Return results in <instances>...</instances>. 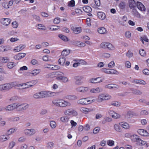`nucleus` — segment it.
I'll use <instances>...</instances> for the list:
<instances>
[{
	"instance_id": "f257e3e1",
	"label": "nucleus",
	"mask_w": 149,
	"mask_h": 149,
	"mask_svg": "<svg viewBox=\"0 0 149 149\" xmlns=\"http://www.w3.org/2000/svg\"><path fill=\"white\" fill-rule=\"evenodd\" d=\"M53 106L60 107H65L71 105V103L66 100L61 98H58L53 100L52 102Z\"/></svg>"
},
{
	"instance_id": "f03ea898",
	"label": "nucleus",
	"mask_w": 149,
	"mask_h": 149,
	"mask_svg": "<svg viewBox=\"0 0 149 149\" xmlns=\"http://www.w3.org/2000/svg\"><path fill=\"white\" fill-rule=\"evenodd\" d=\"M15 86L16 83L14 82L0 84V91H8Z\"/></svg>"
},
{
	"instance_id": "7ed1b4c3",
	"label": "nucleus",
	"mask_w": 149,
	"mask_h": 149,
	"mask_svg": "<svg viewBox=\"0 0 149 149\" xmlns=\"http://www.w3.org/2000/svg\"><path fill=\"white\" fill-rule=\"evenodd\" d=\"M95 101L92 97L81 99L77 102L78 104H91Z\"/></svg>"
},
{
	"instance_id": "20e7f679",
	"label": "nucleus",
	"mask_w": 149,
	"mask_h": 149,
	"mask_svg": "<svg viewBox=\"0 0 149 149\" xmlns=\"http://www.w3.org/2000/svg\"><path fill=\"white\" fill-rule=\"evenodd\" d=\"M75 90L77 92L85 93H87L89 91L90 88L88 86H81L76 88Z\"/></svg>"
},
{
	"instance_id": "39448f33",
	"label": "nucleus",
	"mask_w": 149,
	"mask_h": 149,
	"mask_svg": "<svg viewBox=\"0 0 149 149\" xmlns=\"http://www.w3.org/2000/svg\"><path fill=\"white\" fill-rule=\"evenodd\" d=\"M40 92L41 98L54 96L55 92L51 91H42Z\"/></svg>"
},
{
	"instance_id": "423d86ee",
	"label": "nucleus",
	"mask_w": 149,
	"mask_h": 149,
	"mask_svg": "<svg viewBox=\"0 0 149 149\" xmlns=\"http://www.w3.org/2000/svg\"><path fill=\"white\" fill-rule=\"evenodd\" d=\"M36 130L34 128L26 129L24 130V134L26 136H31L35 134Z\"/></svg>"
},
{
	"instance_id": "0eeeda50",
	"label": "nucleus",
	"mask_w": 149,
	"mask_h": 149,
	"mask_svg": "<svg viewBox=\"0 0 149 149\" xmlns=\"http://www.w3.org/2000/svg\"><path fill=\"white\" fill-rule=\"evenodd\" d=\"M29 107V105L27 103H18V111L26 110Z\"/></svg>"
},
{
	"instance_id": "6e6552de",
	"label": "nucleus",
	"mask_w": 149,
	"mask_h": 149,
	"mask_svg": "<svg viewBox=\"0 0 149 149\" xmlns=\"http://www.w3.org/2000/svg\"><path fill=\"white\" fill-rule=\"evenodd\" d=\"M104 78L97 77L96 78H92L89 80L90 83L92 84H97L102 82L104 80Z\"/></svg>"
},
{
	"instance_id": "1a4fd4ad",
	"label": "nucleus",
	"mask_w": 149,
	"mask_h": 149,
	"mask_svg": "<svg viewBox=\"0 0 149 149\" xmlns=\"http://www.w3.org/2000/svg\"><path fill=\"white\" fill-rule=\"evenodd\" d=\"M83 79V77L81 76H78L74 77V79L75 80V84L79 86L83 84L84 82L82 80Z\"/></svg>"
},
{
	"instance_id": "9d476101",
	"label": "nucleus",
	"mask_w": 149,
	"mask_h": 149,
	"mask_svg": "<svg viewBox=\"0 0 149 149\" xmlns=\"http://www.w3.org/2000/svg\"><path fill=\"white\" fill-rule=\"evenodd\" d=\"M109 113L111 116L114 119H118L120 118L121 117V116L120 114L113 110L109 111Z\"/></svg>"
},
{
	"instance_id": "9b49d317",
	"label": "nucleus",
	"mask_w": 149,
	"mask_h": 149,
	"mask_svg": "<svg viewBox=\"0 0 149 149\" xmlns=\"http://www.w3.org/2000/svg\"><path fill=\"white\" fill-rule=\"evenodd\" d=\"M137 132L141 135L144 136H149V133L144 129H140L138 130Z\"/></svg>"
},
{
	"instance_id": "f8f14e48",
	"label": "nucleus",
	"mask_w": 149,
	"mask_h": 149,
	"mask_svg": "<svg viewBox=\"0 0 149 149\" xmlns=\"http://www.w3.org/2000/svg\"><path fill=\"white\" fill-rule=\"evenodd\" d=\"M119 125L120 126L125 130L129 129L130 126L129 124L127 122L123 121L119 123Z\"/></svg>"
},
{
	"instance_id": "ddd939ff",
	"label": "nucleus",
	"mask_w": 149,
	"mask_h": 149,
	"mask_svg": "<svg viewBox=\"0 0 149 149\" xmlns=\"http://www.w3.org/2000/svg\"><path fill=\"white\" fill-rule=\"evenodd\" d=\"M11 20L9 18H2L1 20V22L3 25L5 26H7L8 25Z\"/></svg>"
},
{
	"instance_id": "4468645a",
	"label": "nucleus",
	"mask_w": 149,
	"mask_h": 149,
	"mask_svg": "<svg viewBox=\"0 0 149 149\" xmlns=\"http://www.w3.org/2000/svg\"><path fill=\"white\" fill-rule=\"evenodd\" d=\"M71 29L74 33L76 34L80 33L81 31V29L80 27H76L72 26L71 27Z\"/></svg>"
},
{
	"instance_id": "2eb2a0df",
	"label": "nucleus",
	"mask_w": 149,
	"mask_h": 149,
	"mask_svg": "<svg viewBox=\"0 0 149 149\" xmlns=\"http://www.w3.org/2000/svg\"><path fill=\"white\" fill-rule=\"evenodd\" d=\"M26 54L24 53H20L14 56V58L16 60H19L25 56Z\"/></svg>"
},
{
	"instance_id": "dca6fc26",
	"label": "nucleus",
	"mask_w": 149,
	"mask_h": 149,
	"mask_svg": "<svg viewBox=\"0 0 149 149\" xmlns=\"http://www.w3.org/2000/svg\"><path fill=\"white\" fill-rule=\"evenodd\" d=\"M136 6L138 9L141 11H145L146 8L144 5L141 2L137 1L136 3Z\"/></svg>"
},
{
	"instance_id": "f3484780",
	"label": "nucleus",
	"mask_w": 149,
	"mask_h": 149,
	"mask_svg": "<svg viewBox=\"0 0 149 149\" xmlns=\"http://www.w3.org/2000/svg\"><path fill=\"white\" fill-rule=\"evenodd\" d=\"M25 47V45H20L18 46L15 47L13 49V51L15 52H19L24 49Z\"/></svg>"
},
{
	"instance_id": "a211bd4d",
	"label": "nucleus",
	"mask_w": 149,
	"mask_h": 149,
	"mask_svg": "<svg viewBox=\"0 0 149 149\" xmlns=\"http://www.w3.org/2000/svg\"><path fill=\"white\" fill-rule=\"evenodd\" d=\"M113 129L115 131L118 132H122V129L120 127V126L119 124H115L113 126Z\"/></svg>"
},
{
	"instance_id": "6ab92c4d",
	"label": "nucleus",
	"mask_w": 149,
	"mask_h": 149,
	"mask_svg": "<svg viewBox=\"0 0 149 149\" xmlns=\"http://www.w3.org/2000/svg\"><path fill=\"white\" fill-rule=\"evenodd\" d=\"M41 72V70L40 69H35L31 71L30 73H29V75L30 76H36Z\"/></svg>"
},
{
	"instance_id": "aec40b11",
	"label": "nucleus",
	"mask_w": 149,
	"mask_h": 149,
	"mask_svg": "<svg viewBox=\"0 0 149 149\" xmlns=\"http://www.w3.org/2000/svg\"><path fill=\"white\" fill-rule=\"evenodd\" d=\"M89 91L92 93H98L102 92V90L101 88L97 87L95 88H92L90 89Z\"/></svg>"
},
{
	"instance_id": "412c9836",
	"label": "nucleus",
	"mask_w": 149,
	"mask_h": 149,
	"mask_svg": "<svg viewBox=\"0 0 149 149\" xmlns=\"http://www.w3.org/2000/svg\"><path fill=\"white\" fill-rule=\"evenodd\" d=\"M57 79L61 81L62 82L64 83H67L69 81L68 78L65 76L58 77H57Z\"/></svg>"
},
{
	"instance_id": "4be33fe9",
	"label": "nucleus",
	"mask_w": 149,
	"mask_h": 149,
	"mask_svg": "<svg viewBox=\"0 0 149 149\" xmlns=\"http://www.w3.org/2000/svg\"><path fill=\"white\" fill-rule=\"evenodd\" d=\"M137 144L139 146H144L146 147H148L149 146L148 144L146 141L140 139H139Z\"/></svg>"
},
{
	"instance_id": "5701e85b",
	"label": "nucleus",
	"mask_w": 149,
	"mask_h": 149,
	"mask_svg": "<svg viewBox=\"0 0 149 149\" xmlns=\"http://www.w3.org/2000/svg\"><path fill=\"white\" fill-rule=\"evenodd\" d=\"M133 83H135L137 84L145 85L146 84V83L145 81L143 80H138L135 79L133 80Z\"/></svg>"
},
{
	"instance_id": "b1692460",
	"label": "nucleus",
	"mask_w": 149,
	"mask_h": 149,
	"mask_svg": "<svg viewBox=\"0 0 149 149\" xmlns=\"http://www.w3.org/2000/svg\"><path fill=\"white\" fill-rule=\"evenodd\" d=\"M9 139V138L6 134H2L0 135V142H3Z\"/></svg>"
},
{
	"instance_id": "393cba45",
	"label": "nucleus",
	"mask_w": 149,
	"mask_h": 149,
	"mask_svg": "<svg viewBox=\"0 0 149 149\" xmlns=\"http://www.w3.org/2000/svg\"><path fill=\"white\" fill-rule=\"evenodd\" d=\"M9 58L8 57L2 56L0 57V61L1 63H7L9 61Z\"/></svg>"
},
{
	"instance_id": "a878e982",
	"label": "nucleus",
	"mask_w": 149,
	"mask_h": 149,
	"mask_svg": "<svg viewBox=\"0 0 149 149\" xmlns=\"http://www.w3.org/2000/svg\"><path fill=\"white\" fill-rule=\"evenodd\" d=\"M117 87V86H116L115 85L113 84H109L106 85L104 86V88H105L111 90L114 89Z\"/></svg>"
},
{
	"instance_id": "bb28decb",
	"label": "nucleus",
	"mask_w": 149,
	"mask_h": 149,
	"mask_svg": "<svg viewBox=\"0 0 149 149\" xmlns=\"http://www.w3.org/2000/svg\"><path fill=\"white\" fill-rule=\"evenodd\" d=\"M129 5L130 8H134L136 5L135 1L134 0H129Z\"/></svg>"
},
{
	"instance_id": "cd10ccee",
	"label": "nucleus",
	"mask_w": 149,
	"mask_h": 149,
	"mask_svg": "<svg viewBox=\"0 0 149 149\" xmlns=\"http://www.w3.org/2000/svg\"><path fill=\"white\" fill-rule=\"evenodd\" d=\"M97 101L98 102H101L103 101H104L103 93L99 94L97 99Z\"/></svg>"
},
{
	"instance_id": "c85d7f7f",
	"label": "nucleus",
	"mask_w": 149,
	"mask_h": 149,
	"mask_svg": "<svg viewBox=\"0 0 149 149\" xmlns=\"http://www.w3.org/2000/svg\"><path fill=\"white\" fill-rule=\"evenodd\" d=\"M131 138L132 140L136 142L137 144L140 138H139V136L136 134H134L131 136Z\"/></svg>"
},
{
	"instance_id": "c756f323",
	"label": "nucleus",
	"mask_w": 149,
	"mask_h": 149,
	"mask_svg": "<svg viewBox=\"0 0 149 149\" xmlns=\"http://www.w3.org/2000/svg\"><path fill=\"white\" fill-rule=\"evenodd\" d=\"M97 15L100 19L102 20L106 18L105 14L102 12H98L97 13Z\"/></svg>"
},
{
	"instance_id": "7c9ffc66",
	"label": "nucleus",
	"mask_w": 149,
	"mask_h": 149,
	"mask_svg": "<svg viewBox=\"0 0 149 149\" xmlns=\"http://www.w3.org/2000/svg\"><path fill=\"white\" fill-rule=\"evenodd\" d=\"M60 120L63 123H67L69 120V118L67 116H63L60 118Z\"/></svg>"
},
{
	"instance_id": "2f4dec72",
	"label": "nucleus",
	"mask_w": 149,
	"mask_h": 149,
	"mask_svg": "<svg viewBox=\"0 0 149 149\" xmlns=\"http://www.w3.org/2000/svg\"><path fill=\"white\" fill-rule=\"evenodd\" d=\"M0 48L2 49V51H1L2 52H6L10 49V46H8L1 45L0 46Z\"/></svg>"
},
{
	"instance_id": "473e14b6",
	"label": "nucleus",
	"mask_w": 149,
	"mask_h": 149,
	"mask_svg": "<svg viewBox=\"0 0 149 149\" xmlns=\"http://www.w3.org/2000/svg\"><path fill=\"white\" fill-rule=\"evenodd\" d=\"M98 32L102 34H105L106 33L107 30L104 27H100L99 28L97 29Z\"/></svg>"
},
{
	"instance_id": "72a5a7b5",
	"label": "nucleus",
	"mask_w": 149,
	"mask_h": 149,
	"mask_svg": "<svg viewBox=\"0 0 149 149\" xmlns=\"http://www.w3.org/2000/svg\"><path fill=\"white\" fill-rule=\"evenodd\" d=\"M65 61V58L64 57H61L59 59L58 62L59 64L61 65H63L64 64Z\"/></svg>"
},
{
	"instance_id": "f704fd0d",
	"label": "nucleus",
	"mask_w": 149,
	"mask_h": 149,
	"mask_svg": "<svg viewBox=\"0 0 149 149\" xmlns=\"http://www.w3.org/2000/svg\"><path fill=\"white\" fill-rule=\"evenodd\" d=\"M60 28L59 26H57L54 25L49 26L48 27V28L51 31H54Z\"/></svg>"
},
{
	"instance_id": "c9c22d12",
	"label": "nucleus",
	"mask_w": 149,
	"mask_h": 149,
	"mask_svg": "<svg viewBox=\"0 0 149 149\" xmlns=\"http://www.w3.org/2000/svg\"><path fill=\"white\" fill-rule=\"evenodd\" d=\"M17 130L16 128L15 127H13L10 129L8 130L7 132L8 135H10L16 132Z\"/></svg>"
},
{
	"instance_id": "e433bc0d",
	"label": "nucleus",
	"mask_w": 149,
	"mask_h": 149,
	"mask_svg": "<svg viewBox=\"0 0 149 149\" xmlns=\"http://www.w3.org/2000/svg\"><path fill=\"white\" fill-rule=\"evenodd\" d=\"M58 37L62 40L65 42H68L69 40L68 38L66 36L62 34H59Z\"/></svg>"
},
{
	"instance_id": "4c0bfd02",
	"label": "nucleus",
	"mask_w": 149,
	"mask_h": 149,
	"mask_svg": "<svg viewBox=\"0 0 149 149\" xmlns=\"http://www.w3.org/2000/svg\"><path fill=\"white\" fill-rule=\"evenodd\" d=\"M54 143L52 141L48 142L46 144V147L48 149H52L54 146Z\"/></svg>"
},
{
	"instance_id": "58836bf2",
	"label": "nucleus",
	"mask_w": 149,
	"mask_h": 149,
	"mask_svg": "<svg viewBox=\"0 0 149 149\" xmlns=\"http://www.w3.org/2000/svg\"><path fill=\"white\" fill-rule=\"evenodd\" d=\"M15 142L14 141H12L9 143L8 147L9 149H12L15 146Z\"/></svg>"
},
{
	"instance_id": "ea45409f",
	"label": "nucleus",
	"mask_w": 149,
	"mask_h": 149,
	"mask_svg": "<svg viewBox=\"0 0 149 149\" xmlns=\"http://www.w3.org/2000/svg\"><path fill=\"white\" fill-rule=\"evenodd\" d=\"M83 10L86 12L89 13L91 11V8L88 6H86L83 7Z\"/></svg>"
},
{
	"instance_id": "a19ab883",
	"label": "nucleus",
	"mask_w": 149,
	"mask_h": 149,
	"mask_svg": "<svg viewBox=\"0 0 149 149\" xmlns=\"http://www.w3.org/2000/svg\"><path fill=\"white\" fill-rule=\"evenodd\" d=\"M104 100H107L111 98V96L109 94L107 93H103Z\"/></svg>"
},
{
	"instance_id": "79ce46f5",
	"label": "nucleus",
	"mask_w": 149,
	"mask_h": 149,
	"mask_svg": "<svg viewBox=\"0 0 149 149\" xmlns=\"http://www.w3.org/2000/svg\"><path fill=\"white\" fill-rule=\"evenodd\" d=\"M70 53V51L69 49H64L61 53V54L64 56L68 55Z\"/></svg>"
},
{
	"instance_id": "37998d69",
	"label": "nucleus",
	"mask_w": 149,
	"mask_h": 149,
	"mask_svg": "<svg viewBox=\"0 0 149 149\" xmlns=\"http://www.w3.org/2000/svg\"><path fill=\"white\" fill-rule=\"evenodd\" d=\"M81 111L85 113H87L91 111V109L86 108H81Z\"/></svg>"
},
{
	"instance_id": "c03bdc74",
	"label": "nucleus",
	"mask_w": 149,
	"mask_h": 149,
	"mask_svg": "<svg viewBox=\"0 0 149 149\" xmlns=\"http://www.w3.org/2000/svg\"><path fill=\"white\" fill-rule=\"evenodd\" d=\"M111 105L113 106L119 107L120 105V103L118 102L113 101L111 102Z\"/></svg>"
},
{
	"instance_id": "a18cd8bd",
	"label": "nucleus",
	"mask_w": 149,
	"mask_h": 149,
	"mask_svg": "<svg viewBox=\"0 0 149 149\" xmlns=\"http://www.w3.org/2000/svg\"><path fill=\"white\" fill-rule=\"evenodd\" d=\"M10 105L13 110L16 109L18 111V103L12 104H10Z\"/></svg>"
},
{
	"instance_id": "49530a36",
	"label": "nucleus",
	"mask_w": 149,
	"mask_h": 149,
	"mask_svg": "<svg viewBox=\"0 0 149 149\" xmlns=\"http://www.w3.org/2000/svg\"><path fill=\"white\" fill-rule=\"evenodd\" d=\"M16 65V64L13 62H10L7 64V67L9 69H11Z\"/></svg>"
},
{
	"instance_id": "de8ad7c7",
	"label": "nucleus",
	"mask_w": 149,
	"mask_h": 149,
	"mask_svg": "<svg viewBox=\"0 0 149 149\" xmlns=\"http://www.w3.org/2000/svg\"><path fill=\"white\" fill-rule=\"evenodd\" d=\"M107 48L110 50H113L115 49L114 47L109 42L108 43Z\"/></svg>"
},
{
	"instance_id": "09e8293b",
	"label": "nucleus",
	"mask_w": 149,
	"mask_h": 149,
	"mask_svg": "<svg viewBox=\"0 0 149 149\" xmlns=\"http://www.w3.org/2000/svg\"><path fill=\"white\" fill-rule=\"evenodd\" d=\"M50 125L52 128L54 129L56 126V124L55 121L52 120L50 122Z\"/></svg>"
},
{
	"instance_id": "8fccbe9b",
	"label": "nucleus",
	"mask_w": 149,
	"mask_h": 149,
	"mask_svg": "<svg viewBox=\"0 0 149 149\" xmlns=\"http://www.w3.org/2000/svg\"><path fill=\"white\" fill-rule=\"evenodd\" d=\"M76 44L79 47H83L86 46V44L84 43L80 42L79 41L76 42Z\"/></svg>"
},
{
	"instance_id": "3c124183",
	"label": "nucleus",
	"mask_w": 149,
	"mask_h": 149,
	"mask_svg": "<svg viewBox=\"0 0 149 149\" xmlns=\"http://www.w3.org/2000/svg\"><path fill=\"white\" fill-rule=\"evenodd\" d=\"M110 73L109 74H115L118 75L119 74V72L117 70L113 69H109Z\"/></svg>"
},
{
	"instance_id": "603ef678",
	"label": "nucleus",
	"mask_w": 149,
	"mask_h": 149,
	"mask_svg": "<svg viewBox=\"0 0 149 149\" xmlns=\"http://www.w3.org/2000/svg\"><path fill=\"white\" fill-rule=\"evenodd\" d=\"M33 97L35 99H38L41 98L40 92H38L34 94Z\"/></svg>"
},
{
	"instance_id": "864d4df0",
	"label": "nucleus",
	"mask_w": 149,
	"mask_h": 149,
	"mask_svg": "<svg viewBox=\"0 0 149 149\" xmlns=\"http://www.w3.org/2000/svg\"><path fill=\"white\" fill-rule=\"evenodd\" d=\"M108 42H103L100 45V47L104 49H107Z\"/></svg>"
},
{
	"instance_id": "5fc2aeb1",
	"label": "nucleus",
	"mask_w": 149,
	"mask_h": 149,
	"mask_svg": "<svg viewBox=\"0 0 149 149\" xmlns=\"http://www.w3.org/2000/svg\"><path fill=\"white\" fill-rule=\"evenodd\" d=\"M135 115L136 113L134 112L131 111H128L127 113V116L129 118L132 117Z\"/></svg>"
},
{
	"instance_id": "6e6d98bb",
	"label": "nucleus",
	"mask_w": 149,
	"mask_h": 149,
	"mask_svg": "<svg viewBox=\"0 0 149 149\" xmlns=\"http://www.w3.org/2000/svg\"><path fill=\"white\" fill-rule=\"evenodd\" d=\"M114 141L112 140H108L107 141V143L108 145L110 146H112L114 145Z\"/></svg>"
},
{
	"instance_id": "4d7b16f0",
	"label": "nucleus",
	"mask_w": 149,
	"mask_h": 149,
	"mask_svg": "<svg viewBox=\"0 0 149 149\" xmlns=\"http://www.w3.org/2000/svg\"><path fill=\"white\" fill-rule=\"evenodd\" d=\"M9 40L11 42H13L19 40V39L17 37H12L10 38L9 40H7V42H8Z\"/></svg>"
},
{
	"instance_id": "13d9d810",
	"label": "nucleus",
	"mask_w": 149,
	"mask_h": 149,
	"mask_svg": "<svg viewBox=\"0 0 149 149\" xmlns=\"http://www.w3.org/2000/svg\"><path fill=\"white\" fill-rule=\"evenodd\" d=\"M140 40L143 44L144 43V41L147 42H148L149 41V40L147 38V37L145 36L141 37V38Z\"/></svg>"
},
{
	"instance_id": "bf43d9fd",
	"label": "nucleus",
	"mask_w": 149,
	"mask_h": 149,
	"mask_svg": "<svg viewBox=\"0 0 149 149\" xmlns=\"http://www.w3.org/2000/svg\"><path fill=\"white\" fill-rule=\"evenodd\" d=\"M5 109L6 111H9L13 110L10 104L6 106L5 108Z\"/></svg>"
},
{
	"instance_id": "052dcab7",
	"label": "nucleus",
	"mask_w": 149,
	"mask_h": 149,
	"mask_svg": "<svg viewBox=\"0 0 149 149\" xmlns=\"http://www.w3.org/2000/svg\"><path fill=\"white\" fill-rule=\"evenodd\" d=\"M125 36L127 38H129L131 36V33L130 31H127L125 33Z\"/></svg>"
},
{
	"instance_id": "680f3d73",
	"label": "nucleus",
	"mask_w": 149,
	"mask_h": 149,
	"mask_svg": "<svg viewBox=\"0 0 149 149\" xmlns=\"http://www.w3.org/2000/svg\"><path fill=\"white\" fill-rule=\"evenodd\" d=\"M78 115V112L75 110L71 109L70 116H77Z\"/></svg>"
},
{
	"instance_id": "e2e57ef3",
	"label": "nucleus",
	"mask_w": 149,
	"mask_h": 149,
	"mask_svg": "<svg viewBox=\"0 0 149 149\" xmlns=\"http://www.w3.org/2000/svg\"><path fill=\"white\" fill-rule=\"evenodd\" d=\"M37 28L38 29L41 30H45V26L42 24H40L37 25Z\"/></svg>"
},
{
	"instance_id": "0e129e2a",
	"label": "nucleus",
	"mask_w": 149,
	"mask_h": 149,
	"mask_svg": "<svg viewBox=\"0 0 149 149\" xmlns=\"http://www.w3.org/2000/svg\"><path fill=\"white\" fill-rule=\"evenodd\" d=\"M42 59L45 61H50L51 59L49 56H43Z\"/></svg>"
},
{
	"instance_id": "69168bd1",
	"label": "nucleus",
	"mask_w": 149,
	"mask_h": 149,
	"mask_svg": "<svg viewBox=\"0 0 149 149\" xmlns=\"http://www.w3.org/2000/svg\"><path fill=\"white\" fill-rule=\"evenodd\" d=\"M33 18L37 21L38 22H40L41 21L40 18L39 16L34 15H33Z\"/></svg>"
},
{
	"instance_id": "338daca9",
	"label": "nucleus",
	"mask_w": 149,
	"mask_h": 149,
	"mask_svg": "<svg viewBox=\"0 0 149 149\" xmlns=\"http://www.w3.org/2000/svg\"><path fill=\"white\" fill-rule=\"evenodd\" d=\"M139 52L140 54L143 56H145L146 55V52L143 49H141L139 50Z\"/></svg>"
},
{
	"instance_id": "774afa93",
	"label": "nucleus",
	"mask_w": 149,
	"mask_h": 149,
	"mask_svg": "<svg viewBox=\"0 0 149 149\" xmlns=\"http://www.w3.org/2000/svg\"><path fill=\"white\" fill-rule=\"evenodd\" d=\"M141 125H146L148 123V120L146 119H142L141 120Z\"/></svg>"
}]
</instances>
